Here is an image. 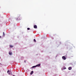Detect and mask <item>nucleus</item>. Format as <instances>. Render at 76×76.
<instances>
[{
    "instance_id": "obj_8",
    "label": "nucleus",
    "mask_w": 76,
    "mask_h": 76,
    "mask_svg": "<svg viewBox=\"0 0 76 76\" xmlns=\"http://www.w3.org/2000/svg\"><path fill=\"white\" fill-rule=\"evenodd\" d=\"M10 48L13 47V46H12V45H10Z\"/></svg>"
},
{
    "instance_id": "obj_7",
    "label": "nucleus",
    "mask_w": 76,
    "mask_h": 76,
    "mask_svg": "<svg viewBox=\"0 0 76 76\" xmlns=\"http://www.w3.org/2000/svg\"><path fill=\"white\" fill-rule=\"evenodd\" d=\"M37 28V25H34V28Z\"/></svg>"
},
{
    "instance_id": "obj_15",
    "label": "nucleus",
    "mask_w": 76,
    "mask_h": 76,
    "mask_svg": "<svg viewBox=\"0 0 76 76\" xmlns=\"http://www.w3.org/2000/svg\"><path fill=\"white\" fill-rule=\"evenodd\" d=\"M24 62H25V63H26V61H24Z\"/></svg>"
},
{
    "instance_id": "obj_3",
    "label": "nucleus",
    "mask_w": 76,
    "mask_h": 76,
    "mask_svg": "<svg viewBox=\"0 0 76 76\" xmlns=\"http://www.w3.org/2000/svg\"><path fill=\"white\" fill-rule=\"evenodd\" d=\"M62 58L63 59V60H65L66 58V57H65L64 56H63L62 57Z\"/></svg>"
},
{
    "instance_id": "obj_2",
    "label": "nucleus",
    "mask_w": 76,
    "mask_h": 76,
    "mask_svg": "<svg viewBox=\"0 0 76 76\" xmlns=\"http://www.w3.org/2000/svg\"><path fill=\"white\" fill-rule=\"evenodd\" d=\"M20 16L19 17H18V18H16V20H20Z\"/></svg>"
},
{
    "instance_id": "obj_10",
    "label": "nucleus",
    "mask_w": 76,
    "mask_h": 76,
    "mask_svg": "<svg viewBox=\"0 0 76 76\" xmlns=\"http://www.w3.org/2000/svg\"><path fill=\"white\" fill-rule=\"evenodd\" d=\"M37 67L36 66H33L32 67L33 68H35V67Z\"/></svg>"
},
{
    "instance_id": "obj_14",
    "label": "nucleus",
    "mask_w": 76,
    "mask_h": 76,
    "mask_svg": "<svg viewBox=\"0 0 76 76\" xmlns=\"http://www.w3.org/2000/svg\"><path fill=\"white\" fill-rule=\"evenodd\" d=\"M64 69H66V67H65L63 68Z\"/></svg>"
},
{
    "instance_id": "obj_9",
    "label": "nucleus",
    "mask_w": 76,
    "mask_h": 76,
    "mask_svg": "<svg viewBox=\"0 0 76 76\" xmlns=\"http://www.w3.org/2000/svg\"><path fill=\"white\" fill-rule=\"evenodd\" d=\"M12 53L11 52H9V54L10 55H12Z\"/></svg>"
},
{
    "instance_id": "obj_13",
    "label": "nucleus",
    "mask_w": 76,
    "mask_h": 76,
    "mask_svg": "<svg viewBox=\"0 0 76 76\" xmlns=\"http://www.w3.org/2000/svg\"><path fill=\"white\" fill-rule=\"evenodd\" d=\"M27 30H30V28H27Z\"/></svg>"
},
{
    "instance_id": "obj_16",
    "label": "nucleus",
    "mask_w": 76,
    "mask_h": 76,
    "mask_svg": "<svg viewBox=\"0 0 76 76\" xmlns=\"http://www.w3.org/2000/svg\"><path fill=\"white\" fill-rule=\"evenodd\" d=\"M1 38V36H0V38Z\"/></svg>"
},
{
    "instance_id": "obj_1",
    "label": "nucleus",
    "mask_w": 76,
    "mask_h": 76,
    "mask_svg": "<svg viewBox=\"0 0 76 76\" xmlns=\"http://www.w3.org/2000/svg\"><path fill=\"white\" fill-rule=\"evenodd\" d=\"M7 73L9 74V75H12V72H10V71L9 70L7 71Z\"/></svg>"
},
{
    "instance_id": "obj_4",
    "label": "nucleus",
    "mask_w": 76,
    "mask_h": 76,
    "mask_svg": "<svg viewBox=\"0 0 76 76\" xmlns=\"http://www.w3.org/2000/svg\"><path fill=\"white\" fill-rule=\"evenodd\" d=\"M72 68L71 67H69L68 68V70H71V69H72Z\"/></svg>"
},
{
    "instance_id": "obj_12",
    "label": "nucleus",
    "mask_w": 76,
    "mask_h": 76,
    "mask_svg": "<svg viewBox=\"0 0 76 76\" xmlns=\"http://www.w3.org/2000/svg\"><path fill=\"white\" fill-rule=\"evenodd\" d=\"M3 35H4V36L5 35V34H4V32H3Z\"/></svg>"
},
{
    "instance_id": "obj_6",
    "label": "nucleus",
    "mask_w": 76,
    "mask_h": 76,
    "mask_svg": "<svg viewBox=\"0 0 76 76\" xmlns=\"http://www.w3.org/2000/svg\"><path fill=\"white\" fill-rule=\"evenodd\" d=\"M34 73V71H32L30 73V75H32V74H33Z\"/></svg>"
},
{
    "instance_id": "obj_11",
    "label": "nucleus",
    "mask_w": 76,
    "mask_h": 76,
    "mask_svg": "<svg viewBox=\"0 0 76 76\" xmlns=\"http://www.w3.org/2000/svg\"><path fill=\"white\" fill-rule=\"evenodd\" d=\"M34 42H36V40H35V39H34Z\"/></svg>"
},
{
    "instance_id": "obj_5",
    "label": "nucleus",
    "mask_w": 76,
    "mask_h": 76,
    "mask_svg": "<svg viewBox=\"0 0 76 76\" xmlns=\"http://www.w3.org/2000/svg\"><path fill=\"white\" fill-rule=\"evenodd\" d=\"M36 66V67H39V66H40V64H38Z\"/></svg>"
}]
</instances>
